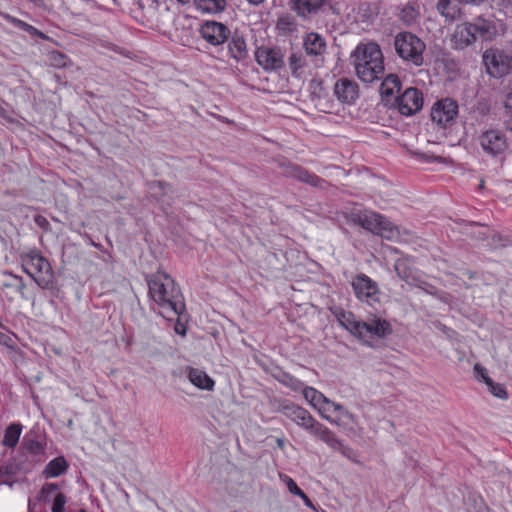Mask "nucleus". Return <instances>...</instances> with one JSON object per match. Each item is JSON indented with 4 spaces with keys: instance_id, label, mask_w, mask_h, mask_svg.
Masks as SVG:
<instances>
[{
    "instance_id": "20",
    "label": "nucleus",
    "mask_w": 512,
    "mask_h": 512,
    "mask_svg": "<svg viewBox=\"0 0 512 512\" xmlns=\"http://www.w3.org/2000/svg\"><path fill=\"white\" fill-rule=\"evenodd\" d=\"M475 29L472 26V23H463L457 25L454 32V39L456 45L460 48L467 47L476 41V35L474 33Z\"/></svg>"
},
{
    "instance_id": "28",
    "label": "nucleus",
    "mask_w": 512,
    "mask_h": 512,
    "mask_svg": "<svg viewBox=\"0 0 512 512\" xmlns=\"http://www.w3.org/2000/svg\"><path fill=\"white\" fill-rule=\"evenodd\" d=\"M400 88L401 82L399 78L394 74H390L385 77L381 83L380 92L382 96L389 97L393 96L395 93H398Z\"/></svg>"
},
{
    "instance_id": "31",
    "label": "nucleus",
    "mask_w": 512,
    "mask_h": 512,
    "mask_svg": "<svg viewBox=\"0 0 512 512\" xmlns=\"http://www.w3.org/2000/svg\"><path fill=\"white\" fill-rule=\"evenodd\" d=\"M231 56L236 60L245 58L247 54L246 42L242 37H233L229 43Z\"/></svg>"
},
{
    "instance_id": "10",
    "label": "nucleus",
    "mask_w": 512,
    "mask_h": 512,
    "mask_svg": "<svg viewBox=\"0 0 512 512\" xmlns=\"http://www.w3.org/2000/svg\"><path fill=\"white\" fill-rule=\"evenodd\" d=\"M479 144L486 154L496 157L506 150L507 139L500 130L490 129L479 136Z\"/></svg>"
},
{
    "instance_id": "9",
    "label": "nucleus",
    "mask_w": 512,
    "mask_h": 512,
    "mask_svg": "<svg viewBox=\"0 0 512 512\" xmlns=\"http://www.w3.org/2000/svg\"><path fill=\"white\" fill-rule=\"evenodd\" d=\"M352 288L358 300L370 306L380 301L378 284L365 274H359L352 280Z\"/></svg>"
},
{
    "instance_id": "2",
    "label": "nucleus",
    "mask_w": 512,
    "mask_h": 512,
    "mask_svg": "<svg viewBox=\"0 0 512 512\" xmlns=\"http://www.w3.org/2000/svg\"><path fill=\"white\" fill-rule=\"evenodd\" d=\"M339 324L353 336L367 345L375 339H382L392 334L391 324L384 318L371 314L366 320H358L356 316L342 308L333 311Z\"/></svg>"
},
{
    "instance_id": "11",
    "label": "nucleus",
    "mask_w": 512,
    "mask_h": 512,
    "mask_svg": "<svg viewBox=\"0 0 512 512\" xmlns=\"http://www.w3.org/2000/svg\"><path fill=\"white\" fill-rule=\"evenodd\" d=\"M458 114L456 101L446 98L434 104L431 111L433 122L445 127L454 121Z\"/></svg>"
},
{
    "instance_id": "18",
    "label": "nucleus",
    "mask_w": 512,
    "mask_h": 512,
    "mask_svg": "<svg viewBox=\"0 0 512 512\" xmlns=\"http://www.w3.org/2000/svg\"><path fill=\"white\" fill-rule=\"evenodd\" d=\"M282 173L286 177H291L297 179L301 182L307 183L313 187L321 186L323 180L319 178L317 175L308 172L306 169L302 168L293 163L282 164Z\"/></svg>"
},
{
    "instance_id": "46",
    "label": "nucleus",
    "mask_w": 512,
    "mask_h": 512,
    "mask_svg": "<svg viewBox=\"0 0 512 512\" xmlns=\"http://www.w3.org/2000/svg\"><path fill=\"white\" fill-rule=\"evenodd\" d=\"M58 489V485L57 484H54V483H48V484H45L42 489H41V493L42 494H50L51 492L55 491Z\"/></svg>"
},
{
    "instance_id": "4",
    "label": "nucleus",
    "mask_w": 512,
    "mask_h": 512,
    "mask_svg": "<svg viewBox=\"0 0 512 512\" xmlns=\"http://www.w3.org/2000/svg\"><path fill=\"white\" fill-rule=\"evenodd\" d=\"M279 411L296 425L303 428L310 435L320 439L326 444H336L335 434L326 426L318 422L306 409L287 402L279 407Z\"/></svg>"
},
{
    "instance_id": "50",
    "label": "nucleus",
    "mask_w": 512,
    "mask_h": 512,
    "mask_svg": "<svg viewBox=\"0 0 512 512\" xmlns=\"http://www.w3.org/2000/svg\"><path fill=\"white\" fill-rule=\"evenodd\" d=\"M248 2L253 5H259V4L263 3L264 0H248Z\"/></svg>"
},
{
    "instance_id": "53",
    "label": "nucleus",
    "mask_w": 512,
    "mask_h": 512,
    "mask_svg": "<svg viewBox=\"0 0 512 512\" xmlns=\"http://www.w3.org/2000/svg\"><path fill=\"white\" fill-rule=\"evenodd\" d=\"M4 475H5V472L0 468V484L6 483V481L2 479L4 477Z\"/></svg>"
},
{
    "instance_id": "45",
    "label": "nucleus",
    "mask_w": 512,
    "mask_h": 512,
    "mask_svg": "<svg viewBox=\"0 0 512 512\" xmlns=\"http://www.w3.org/2000/svg\"><path fill=\"white\" fill-rule=\"evenodd\" d=\"M327 407L329 411L333 409L335 412H341L344 416H350V413L347 410H345L344 407L339 403L331 401V404H329V406Z\"/></svg>"
},
{
    "instance_id": "12",
    "label": "nucleus",
    "mask_w": 512,
    "mask_h": 512,
    "mask_svg": "<svg viewBox=\"0 0 512 512\" xmlns=\"http://www.w3.org/2000/svg\"><path fill=\"white\" fill-rule=\"evenodd\" d=\"M397 107L402 115L410 116L420 111L423 106V97L416 88H408L397 97Z\"/></svg>"
},
{
    "instance_id": "32",
    "label": "nucleus",
    "mask_w": 512,
    "mask_h": 512,
    "mask_svg": "<svg viewBox=\"0 0 512 512\" xmlns=\"http://www.w3.org/2000/svg\"><path fill=\"white\" fill-rule=\"evenodd\" d=\"M408 264L409 261L407 258H400L396 260L394 265L397 275L403 280H407L411 275V271L408 267Z\"/></svg>"
},
{
    "instance_id": "1",
    "label": "nucleus",
    "mask_w": 512,
    "mask_h": 512,
    "mask_svg": "<svg viewBox=\"0 0 512 512\" xmlns=\"http://www.w3.org/2000/svg\"><path fill=\"white\" fill-rule=\"evenodd\" d=\"M148 293L166 318L180 315L184 310V301L174 279L164 271H157L146 277Z\"/></svg>"
},
{
    "instance_id": "5",
    "label": "nucleus",
    "mask_w": 512,
    "mask_h": 512,
    "mask_svg": "<svg viewBox=\"0 0 512 512\" xmlns=\"http://www.w3.org/2000/svg\"><path fill=\"white\" fill-rule=\"evenodd\" d=\"M350 221L387 240H393L399 235L397 227L393 226L382 215L373 211H353L350 213Z\"/></svg>"
},
{
    "instance_id": "24",
    "label": "nucleus",
    "mask_w": 512,
    "mask_h": 512,
    "mask_svg": "<svg viewBox=\"0 0 512 512\" xmlns=\"http://www.w3.org/2000/svg\"><path fill=\"white\" fill-rule=\"evenodd\" d=\"M68 468L64 457L60 456L51 460L45 467L43 474L46 478H55L63 474Z\"/></svg>"
},
{
    "instance_id": "8",
    "label": "nucleus",
    "mask_w": 512,
    "mask_h": 512,
    "mask_svg": "<svg viewBox=\"0 0 512 512\" xmlns=\"http://www.w3.org/2000/svg\"><path fill=\"white\" fill-rule=\"evenodd\" d=\"M483 62L492 77L500 78L512 73V51L490 48L484 52Z\"/></svg>"
},
{
    "instance_id": "16",
    "label": "nucleus",
    "mask_w": 512,
    "mask_h": 512,
    "mask_svg": "<svg viewBox=\"0 0 512 512\" xmlns=\"http://www.w3.org/2000/svg\"><path fill=\"white\" fill-rule=\"evenodd\" d=\"M330 0H289L290 9L301 19L319 14Z\"/></svg>"
},
{
    "instance_id": "30",
    "label": "nucleus",
    "mask_w": 512,
    "mask_h": 512,
    "mask_svg": "<svg viewBox=\"0 0 512 512\" xmlns=\"http://www.w3.org/2000/svg\"><path fill=\"white\" fill-rule=\"evenodd\" d=\"M289 68L295 77H300L303 74V69L306 65V59L301 53H292L288 58Z\"/></svg>"
},
{
    "instance_id": "6",
    "label": "nucleus",
    "mask_w": 512,
    "mask_h": 512,
    "mask_svg": "<svg viewBox=\"0 0 512 512\" xmlns=\"http://www.w3.org/2000/svg\"><path fill=\"white\" fill-rule=\"evenodd\" d=\"M23 270L39 287L49 288L54 274L49 261L37 250H31L21 256Z\"/></svg>"
},
{
    "instance_id": "7",
    "label": "nucleus",
    "mask_w": 512,
    "mask_h": 512,
    "mask_svg": "<svg viewBox=\"0 0 512 512\" xmlns=\"http://www.w3.org/2000/svg\"><path fill=\"white\" fill-rule=\"evenodd\" d=\"M394 49L402 60L415 66L423 65L426 45L415 34L406 31L398 33L394 37Z\"/></svg>"
},
{
    "instance_id": "23",
    "label": "nucleus",
    "mask_w": 512,
    "mask_h": 512,
    "mask_svg": "<svg viewBox=\"0 0 512 512\" xmlns=\"http://www.w3.org/2000/svg\"><path fill=\"white\" fill-rule=\"evenodd\" d=\"M472 26L475 29L474 33L476 38H481L484 40H491L497 32L495 25L483 18H477L472 23Z\"/></svg>"
},
{
    "instance_id": "14",
    "label": "nucleus",
    "mask_w": 512,
    "mask_h": 512,
    "mask_svg": "<svg viewBox=\"0 0 512 512\" xmlns=\"http://www.w3.org/2000/svg\"><path fill=\"white\" fill-rule=\"evenodd\" d=\"M199 32L202 38L209 44L218 46L227 40L229 30L220 22L205 21L201 25Z\"/></svg>"
},
{
    "instance_id": "40",
    "label": "nucleus",
    "mask_w": 512,
    "mask_h": 512,
    "mask_svg": "<svg viewBox=\"0 0 512 512\" xmlns=\"http://www.w3.org/2000/svg\"><path fill=\"white\" fill-rule=\"evenodd\" d=\"M285 478H286L287 488L291 494L299 496V497L301 495H303V491L298 487V485L292 478H289L287 476Z\"/></svg>"
},
{
    "instance_id": "22",
    "label": "nucleus",
    "mask_w": 512,
    "mask_h": 512,
    "mask_svg": "<svg viewBox=\"0 0 512 512\" xmlns=\"http://www.w3.org/2000/svg\"><path fill=\"white\" fill-rule=\"evenodd\" d=\"M187 377L189 381L199 389L210 391L214 388V380L201 369L188 368Z\"/></svg>"
},
{
    "instance_id": "52",
    "label": "nucleus",
    "mask_w": 512,
    "mask_h": 512,
    "mask_svg": "<svg viewBox=\"0 0 512 512\" xmlns=\"http://www.w3.org/2000/svg\"><path fill=\"white\" fill-rule=\"evenodd\" d=\"M16 281H18V287L19 289H22L24 284L22 283V279L19 277H14Z\"/></svg>"
},
{
    "instance_id": "56",
    "label": "nucleus",
    "mask_w": 512,
    "mask_h": 512,
    "mask_svg": "<svg viewBox=\"0 0 512 512\" xmlns=\"http://www.w3.org/2000/svg\"><path fill=\"white\" fill-rule=\"evenodd\" d=\"M439 326H441V329H442L444 332H446V330H448L445 326H443V325H441V324H440Z\"/></svg>"
},
{
    "instance_id": "39",
    "label": "nucleus",
    "mask_w": 512,
    "mask_h": 512,
    "mask_svg": "<svg viewBox=\"0 0 512 512\" xmlns=\"http://www.w3.org/2000/svg\"><path fill=\"white\" fill-rule=\"evenodd\" d=\"M66 497L62 493H58L54 499L52 512H64Z\"/></svg>"
},
{
    "instance_id": "29",
    "label": "nucleus",
    "mask_w": 512,
    "mask_h": 512,
    "mask_svg": "<svg viewBox=\"0 0 512 512\" xmlns=\"http://www.w3.org/2000/svg\"><path fill=\"white\" fill-rule=\"evenodd\" d=\"M22 431V425L18 423H13L9 425L5 431L3 437V445L13 448L19 441L20 435Z\"/></svg>"
},
{
    "instance_id": "44",
    "label": "nucleus",
    "mask_w": 512,
    "mask_h": 512,
    "mask_svg": "<svg viewBox=\"0 0 512 512\" xmlns=\"http://www.w3.org/2000/svg\"><path fill=\"white\" fill-rule=\"evenodd\" d=\"M504 108L508 116L512 115V90L506 95L504 100Z\"/></svg>"
},
{
    "instance_id": "15",
    "label": "nucleus",
    "mask_w": 512,
    "mask_h": 512,
    "mask_svg": "<svg viewBox=\"0 0 512 512\" xmlns=\"http://www.w3.org/2000/svg\"><path fill=\"white\" fill-rule=\"evenodd\" d=\"M309 87L310 100L315 108L321 112H330L333 107V100L323 82L320 80H312Z\"/></svg>"
},
{
    "instance_id": "51",
    "label": "nucleus",
    "mask_w": 512,
    "mask_h": 512,
    "mask_svg": "<svg viewBox=\"0 0 512 512\" xmlns=\"http://www.w3.org/2000/svg\"><path fill=\"white\" fill-rule=\"evenodd\" d=\"M277 445H278V447H280V448H284V445H285L284 440H283V439H281V438H278V439H277Z\"/></svg>"
},
{
    "instance_id": "21",
    "label": "nucleus",
    "mask_w": 512,
    "mask_h": 512,
    "mask_svg": "<svg viewBox=\"0 0 512 512\" xmlns=\"http://www.w3.org/2000/svg\"><path fill=\"white\" fill-rule=\"evenodd\" d=\"M475 372L477 373V376L480 377L485 384L487 385V388L489 392L499 398V399H507L508 393L505 389V387L502 384L495 383L487 374V371L485 368L480 366L479 364H476L474 367Z\"/></svg>"
},
{
    "instance_id": "47",
    "label": "nucleus",
    "mask_w": 512,
    "mask_h": 512,
    "mask_svg": "<svg viewBox=\"0 0 512 512\" xmlns=\"http://www.w3.org/2000/svg\"><path fill=\"white\" fill-rule=\"evenodd\" d=\"M300 497L303 499L306 506L312 507L311 500L308 498V496L304 492H303V495H301Z\"/></svg>"
},
{
    "instance_id": "17",
    "label": "nucleus",
    "mask_w": 512,
    "mask_h": 512,
    "mask_svg": "<svg viewBox=\"0 0 512 512\" xmlns=\"http://www.w3.org/2000/svg\"><path fill=\"white\" fill-rule=\"evenodd\" d=\"M334 95L343 104H353L359 97L358 84L348 78H341L334 84Z\"/></svg>"
},
{
    "instance_id": "49",
    "label": "nucleus",
    "mask_w": 512,
    "mask_h": 512,
    "mask_svg": "<svg viewBox=\"0 0 512 512\" xmlns=\"http://www.w3.org/2000/svg\"><path fill=\"white\" fill-rule=\"evenodd\" d=\"M428 161H439V162H444V159L440 156H432L431 158L428 159Z\"/></svg>"
},
{
    "instance_id": "35",
    "label": "nucleus",
    "mask_w": 512,
    "mask_h": 512,
    "mask_svg": "<svg viewBox=\"0 0 512 512\" xmlns=\"http://www.w3.org/2000/svg\"><path fill=\"white\" fill-rule=\"evenodd\" d=\"M335 441L337 442L336 444H327V445L329 447H331L332 449L340 451L341 454L343 456H345L346 458H348L350 460H355V452L352 448L345 446L342 443V441L339 440L336 436H335Z\"/></svg>"
},
{
    "instance_id": "41",
    "label": "nucleus",
    "mask_w": 512,
    "mask_h": 512,
    "mask_svg": "<svg viewBox=\"0 0 512 512\" xmlns=\"http://www.w3.org/2000/svg\"><path fill=\"white\" fill-rule=\"evenodd\" d=\"M304 398L310 403L314 398L318 390L313 387H308L303 384V388L301 389Z\"/></svg>"
},
{
    "instance_id": "34",
    "label": "nucleus",
    "mask_w": 512,
    "mask_h": 512,
    "mask_svg": "<svg viewBox=\"0 0 512 512\" xmlns=\"http://www.w3.org/2000/svg\"><path fill=\"white\" fill-rule=\"evenodd\" d=\"M279 381L293 391H300L303 388V382L287 373L282 374Z\"/></svg>"
},
{
    "instance_id": "33",
    "label": "nucleus",
    "mask_w": 512,
    "mask_h": 512,
    "mask_svg": "<svg viewBox=\"0 0 512 512\" xmlns=\"http://www.w3.org/2000/svg\"><path fill=\"white\" fill-rule=\"evenodd\" d=\"M150 191L155 198L162 197L165 193L171 192V186L163 181H154L150 184Z\"/></svg>"
},
{
    "instance_id": "13",
    "label": "nucleus",
    "mask_w": 512,
    "mask_h": 512,
    "mask_svg": "<svg viewBox=\"0 0 512 512\" xmlns=\"http://www.w3.org/2000/svg\"><path fill=\"white\" fill-rule=\"evenodd\" d=\"M257 63L264 70H277L284 64L283 54L279 48L259 47L255 52Z\"/></svg>"
},
{
    "instance_id": "42",
    "label": "nucleus",
    "mask_w": 512,
    "mask_h": 512,
    "mask_svg": "<svg viewBox=\"0 0 512 512\" xmlns=\"http://www.w3.org/2000/svg\"><path fill=\"white\" fill-rule=\"evenodd\" d=\"M34 222L36 223L37 226H39L43 230L47 231L50 229L49 221L42 215H36L34 217Z\"/></svg>"
},
{
    "instance_id": "55",
    "label": "nucleus",
    "mask_w": 512,
    "mask_h": 512,
    "mask_svg": "<svg viewBox=\"0 0 512 512\" xmlns=\"http://www.w3.org/2000/svg\"><path fill=\"white\" fill-rule=\"evenodd\" d=\"M180 3H188L190 0H177Z\"/></svg>"
},
{
    "instance_id": "3",
    "label": "nucleus",
    "mask_w": 512,
    "mask_h": 512,
    "mask_svg": "<svg viewBox=\"0 0 512 512\" xmlns=\"http://www.w3.org/2000/svg\"><path fill=\"white\" fill-rule=\"evenodd\" d=\"M351 63L357 77L365 83L379 80L384 74L383 54L376 43H359L351 53Z\"/></svg>"
},
{
    "instance_id": "57",
    "label": "nucleus",
    "mask_w": 512,
    "mask_h": 512,
    "mask_svg": "<svg viewBox=\"0 0 512 512\" xmlns=\"http://www.w3.org/2000/svg\"><path fill=\"white\" fill-rule=\"evenodd\" d=\"M79 512H86L85 510H80Z\"/></svg>"
},
{
    "instance_id": "38",
    "label": "nucleus",
    "mask_w": 512,
    "mask_h": 512,
    "mask_svg": "<svg viewBox=\"0 0 512 512\" xmlns=\"http://www.w3.org/2000/svg\"><path fill=\"white\" fill-rule=\"evenodd\" d=\"M23 444L27 451L33 455H41L44 452L42 444L36 440H27Z\"/></svg>"
},
{
    "instance_id": "48",
    "label": "nucleus",
    "mask_w": 512,
    "mask_h": 512,
    "mask_svg": "<svg viewBox=\"0 0 512 512\" xmlns=\"http://www.w3.org/2000/svg\"><path fill=\"white\" fill-rule=\"evenodd\" d=\"M8 339L7 335L0 332V343L6 344Z\"/></svg>"
},
{
    "instance_id": "19",
    "label": "nucleus",
    "mask_w": 512,
    "mask_h": 512,
    "mask_svg": "<svg viewBox=\"0 0 512 512\" xmlns=\"http://www.w3.org/2000/svg\"><path fill=\"white\" fill-rule=\"evenodd\" d=\"M304 48L307 55L321 57L326 50V43L318 33H308L304 38Z\"/></svg>"
},
{
    "instance_id": "36",
    "label": "nucleus",
    "mask_w": 512,
    "mask_h": 512,
    "mask_svg": "<svg viewBox=\"0 0 512 512\" xmlns=\"http://www.w3.org/2000/svg\"><path fill=\"white\" fill-rule=\"evenodd\" d=\"M5 19H7L10 23L14 24L15 26L21 28L22 30L30 33V34H35L37 33V29L34 28L33 26L23 22L22 20H19V19H16L10 15H4Z\"/></svg>"
},
{
    "instance_id": "43",
    "label": "nucleus",
    "mask_w": 512,
    "mask_h": 512,
    "mask_svg": "<svg viewBox=\"0 0 512 512\" xmlns=\"http://www.w3.org/2000/svg\"><path fill=\"white\" fill-rule=\"evenodd\" d=\"M51 60L53 61L54 65H56V66H65V64H66V62H65L66 57L63 54L58 53V52L53 53L51 55Z\"/></svg>"
},
{
    "instance_id": "27",
    "label": "nucleus",
    "mask_w": 512,
    "mask_h": 512,
    "mask_svg": "<svg viewBox=\"0 0 512 512\" xmlns=\"http://www.w3.org/2000/svg\"><path fill=\"white\" fill-rule=\"evenodd\" d=\"M438 12L446 18L453 21L460 15V8L457 3L451 0H439L437 3Z\"/></svg>"
},
{
    "instance_id": "37",
    "label": "nucleus",
    "mask_w": 512,
    "mask_h": 512,
    "mask_svg": "<svg viewBox=\"0 0 512 512\" xmlns=\"http://www.w3.org/2000/svg\"><path fill=\"white\" fill-rule=\"evenodd\" d=\"M5 19H7L10 23L14 24L15 26L21 28L22 30L30 33V34H35L37 33V29L34 28L33 26L23 22L22 20H19V19H16L10 15H4Z\"/></svg>"
},
{
    "instance_id": "25",
    "label": "nucleus",
    "mask_w": 512,
    "mask_h": 512,
    "mask_svg": "<svg viewBox=\"0 0 512 512\" xmlns=\"http://www.w3.org/2000/svg\"><path fill=\"white\" fill-rule=\"evenodd\" d=\"M310 404L319 411L321 416L326 419L327 421L339 425V421L332 419L327 412H329V409L327 406L331 404V400L325 397L321 392H317L315 395V398L310 402Z\"/></svg>"
},
{
    "instance_id": "26",
    "label": "nucleus",
    "mask_w": 512,
    "mask_h": 512,
    "mask_svg": "<svg viewBox=\"0 0 512 512\" xmlns=\"http://www.w3.org/2000/svg\"><path fill=\"white\" fill-rule=\"evenodd\" d=\"M197 10L203 13H220L225 9L226 0H194Z\"/></svg>"
},
{
    "instance_id": "54",
    "label": "nucleus",
    "mask_w": 512,
    "mask_h": 512,
    "mask_svg": "<svg viewBox=\"0 0 512 512\" xmlns=\"http://www.w3.org/2000/svg\"><path fill=\"white\" fill-rule=\"evenodd\" d=\"M461 1L469 4V3H477L479 0H461Z\"/></svg>"
}]
</instances>
